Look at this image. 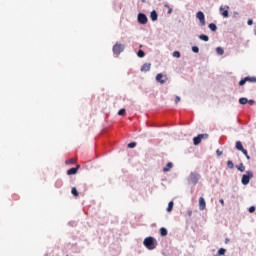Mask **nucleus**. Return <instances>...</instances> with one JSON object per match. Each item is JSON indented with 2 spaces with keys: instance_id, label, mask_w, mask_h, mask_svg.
Instances as JSON below:
<instances>
[{
  "instance_id": "nucleus-1",
  "label": "nucleus",
  "mask_w": 256,
  "mask_h": 256,
  "mask_svg": "<svg viewBox=\"0 0 256 256\" xmlns=\"http://www.w3.org/2000/svg\"><path fill=\"white\" fill-rule=\"evenodd\" d=\"M143 244L146 249L153 251V249H155L157 247V240L155 238L149 236L144 239Z\"/></svg>"
},
{
  "instance_id": "nucleus-21",
  "label": "nucleus",
  "mask_w": 256,
  "mask_h": 256,
  "mask_svg": "<svg viewBox=\"0 0 256 256\" xmlns=\"http://www.w3.org/2000/svg\"><path fill=\"white\" fill-rule=\"evenodd\" d=\"M71 193L74 197H79V192L77 191V188L73 187Z\"/></svg>"
},
{
  "instance_id": "nucleus-36",
  "label": "nucleus",
  "mask_w": 256,
  "mask_h": 256,
  "mask_svg": "<svg viewBox=\"0 0 256 256\" xmlns=\"http://www.w3.org/2000/svg\"><path fill=\"white\" fill-rule=\"evenodd\" d=\"M248 103H249L250 105H255V100H248Z\"/></svg>"
},
{
  "instance_id": "nucleus-33",
  "label": "nucleus",
  "mask_w": 256,
  "mask_h": 256,
  "mask_svg": "<svg viewBox=\"0 0 256 256\" xmlns=\"http://www.w3.org/2000/svg\"><path fill=\"white\" fill-rule=\"evenodd\" d=\"M249 213H255V206H251L249 208Z\"/></svg>"
},
{
  "instance_id": "nucleus-31",
  "label": "nucleus",
  "mask_w": 256,
  "mask_h": 256,
  "mask_svg": "<svg viewBox=\"0 0 256 256\" xmlns=\"http://www.w3.org/2000/svg\"><path fill=\"white\" fill-rule=\"evenodd\" d=\"M125 113H126L125 108L120 109V110L118 111V115H121V116L125 115Z\"/></svg>"
},
{
  "instance_id": "nucleus-6",
  "label": "nucleus",
  "mask_w": 256,
  "mask_h": 256,
  "mask_svg": "<svg viewBox=\"0 0 256 256\" xmlns=\"http://www.w3.org/2000/svg\"><path fill=\"white\" fill-rule=\"evenodd\" d=\"M208 137H209V135H207V134H199L197 137H194L193 143H194V145H199V143H201V139H205Z\"/></svg>"
},
{
  "instance_id": "nucleus-5",
  "label": "nucleus",
  "mask_w": 256,
  "mask_h": 256,
  "mask_svg": "<svg viewBox=\"0 0 256 256\" xmlns=\"http://www.w3.org/2000/svg\"><path fill=\"white\" fill-rule=\"evenodd\" d=\"M147 21V15L143 13L138 14V23H140V25H147Z\"/></svg>"
},
{
  "instance_id": "nucleus-3",
  "label": "nucleus",
  "mask_w": 256,
  "mask_h": 256,
  "mask_svg": "<svg viewBox=\"0 0 256 256\" xmlns=\"http://www.w3.org/2000/svg\"><path fill=\"white\" fill-rule=\"evenodd\" d=\"M123 51H125V45L116 43L113 46V53H114V55H121V53H123Z\"/></svg>"
},
{
  "instance_id": "nucleus-34",
  "label": "nucleus",
  "mask_w": 256,
  "mask_h": 256,
  "mask_svg": "<svg viewBox=\"0 0 256 256\" xmlns=\"http://www.w3.org/2000/svg\"><path fill=\"white\" fill-rule=\"evenodd\" d=\"M179 101H181V97L176 96V98H175V103H176V105H177V103H179Z\"/></svg>"
},
{
  "instance_id": "nucleus-18",
  "label": "nucleus",
  "mask_w": 256,
  "mask_h": 256,
  "mask_svg": "<svg viewBox=\"0 0 256 256\" xmlns=\"http://www.w3.org/2000/svg\"><path fill=\"white\" fill-rule=\"evenodd\" d=\"M161 237H167V228H160Z\"/></svg>"
},
{
  "instance_id": "nucleus-8",
  "label": "nucleus",
  "mask_w": 256,
  "mask_h": 256,
  "mask_svg": "<svg viewBox=\"0 0 256 256\" xmlns=\"http://www.w3.org/2000/svg\"><path fill=\"white\" fill-rule=\"evenodd\" d=\"M156 81L158 83H161V85L167 83V76L165 75H162L161 73L157 74L156 75Z\"/></svg>"
},
{
  "instance_id": "nucleus-38",
  "label": "nucleus",
  "mask_w": 256,
  "mask_h": 256,
  "mask_svg": "<svg viewBox=\"0 0 256 256\" xmlns=\"http://www.w3.org/2000/svg\"><path fill=\"white\" fill-rule=\"evenodd\" d=\"M247 24H248V25H253V20H252V19H249V20L247 21Z\"/></svg>"
},
{
  "instance_id": "nucleus-35",
  "label": "nucleus",
  "mask_w": 256,
  "mask_h": 256,
  "mask_svg": "<svg viewBox=\"0 0 256 256\" xmlns=\"http://www.w3.org/2000/svg\"><path fill=\"white\" fill-rule=\"evenodd\" d=\"M216 153H217L218 157H221V155H223V152H221L220 150H217Z\"/></svg>"
},
{
  "instance_id": "nucleus-13",
  "label": "nucleus",
  "mask_w": 256,
  "mask_h": 256,
  "mask_svg": "<svg viewBox=\"0 0 256 256\" xmlns=\"http://www.w3.org/2000/svg\"><path fill=\"white\" fill-rule=\"evenodd\" d=\"M221 15L225 18L229 17V6H226V10L223 7H220Z\"/></svg>"
},
{
  "instance_id": "nucleus-28",
  "label": "nucleus",
  "mask_w": 256,
  "mask_h": 256,
  "mask_svg": "<svg viewBox=\"0 0 256 256\" xmlns=\"http://www.w3.org/2000/svg\"><path fill=\"white\" fill-rule=\"evenodd\" d=\"M129 149H135L137 147V142H131L128 144Z\"/></svg>"
},
{
  "instance_id": "nucleus-41",
  "label": "nucleus",
  "mask_w": 256,
  "mask_h": 256,
  "mask_svg": "<svg viewBox=\"0 0 256 256\" xmlns=\"http://www.w3.org/2000/svg\"><path fill=\"white\" fill-rule=\"evenodd\" d=\"M188 215H189V217H191L192 215H193V211H188Z\"/></svg>"
},
{
  "instance_id": "nucleus-24",
  "label": "nucleus",
  "mask_w": 256,
  "mask_h": 256,
  "mask_svg": "<svg viewBox=\"0 0 256 256\" xmlns=\"http://www.w3.org/2000/svg\"><path fill=\"white\" fill-rule=\"evenodd\" d=\"M239 103H240V105H247L248 100H247V98H240Z\"/></svg>"
},
{
  "instance_id": "nucleus-4",
  "label": "nucleus",
  "mask_w": 256,
  "mask_h": 256,
  "mask_svg": "<svg viewBox=\"0 0 256 256\" xmlns=\"http://www.w3.org/2000/svg\"><path fill=\"white\" fill-rule=\"evenodd\" d=\"M247 81L249 83H256V77L255 76H253V77H249V76L245 77V78H243L242 80L239 81V85L243 86V85H245V83H247Z\"/></svg>"
},
{
  "instance_id": "nucleus-39",
  "label": "nucleus",
  "mask_w": 256,
  "mask_h": 256,
  "mask_svg": "<svg viewBox=\"0 0 256 256\" xmlns=\"http://www.w3.org/2000/svg\"><path fill=\"white\" fill-rule=\"evenodd\" d=\"M219 201H220V203H221L222 206L225 205V201H224L223 199H220Z\"/></svg>"
},
{
  "instance_id": "nucleus-29",
  "label": "nucleus",
  "mask_w": 256,
  "mask_h": 256,
  "mask_svg": "<svg viewBox=\"0 0 256 256\" xmlns=\"http://www.w3.org/2000/svg\"><path fill=\"white\" fill-rule=\"evenodd\" d=\"M137 55H138V57L143 58V57H145V52L143 50H139Z\"/></svg>"
},
{
  "instance_id": "nucleus-2",
  "label": "nucleus",
  "mask_w": 256,
  "mask_h": 256,
  "mask_svg": "<svg viewBox=\"0 0 256 256\" xmlns=\"http://www.w3.org/2000/svg\"><path fill=\"white\" fill-rule=\"evenodd\" d=\"M253 179V172L247 171L246 174L242 176V185H249V181Z\"/></svg>"
},
{
  "instance_id": "nucleus-30",
  "label": "nucleus",
  "mask_w": 256,
  "mask_h": 256,
  "mask_svg": "<svg viewBox=\"0 0 256 256\" xmlns=\"http://www.w3.org/2000/svg\"><path fill=\"white\" fill-rule=\"evenodd\" d=\"M173 57H176L177 59H179V57H181V53L179 51H174Z\"/></svg>"
},
{
  "instance_id": "nucleus-17",
  "label": "nucleus",
  "mask_w": 256,
  "mask_h": 256,
  "mask_svg": "<svg viewBox=\"0 0 256 256\" xmlns=\"http://www.w3.org/2000/svg\"><path fill=\"white\" fill-rule=\"evenodd\" d=\"M66 165H73V163H77V159L75 158H70L65 161Z\"/></svg>"
},
{
  "instance_id": "nucleus-44",
  "label": "nucleus",
  "mask_w": 256,
  "mask_h": 256,
  "mask_svg": "<svg viewBox=\"0 0 256 256\" xmlns=\"http://www.w3.org/2000/svg\"><path fill=\"white\" fill-rule=\"evenodd\" d=\"M229 241V239H226V243Z\"/></svg>"
},
{
  "instance_id": "nucleus-42",
  "label": "nucleus",
  "mask_w": 256,
  "mask_h": 256,
  "mask_svg": "<svg viewBox=\"0 0 256 256\" xmlns=\"http://www.w3.org/2000/svg\"><path fill=\"white\" fill-rule=\"evenodd\" d=\"M142 3H145V0H142Z\"/></svg>"
},
{
  "instance_id": "nucleus-43",
  "label": "nucleus",
  "mask_w": 256,
  "mask_h": 256,
  "mask_svg": "<svg viewBox=\"0 0 256 256\" xmlns=\"http://www.w3.org/2000/svg\"><path fill=\"white\" fill-rule=\"evenodd\" d=\"M165 7H169L167 4H165Z\"/></svg>"
},
{
  "instance_id": "nucleus-14",
  "label": "nucleus",
  "mask_w": 256,
  "mask_h": 256,
  "mask_svg": "<svg viewBox=\"0 0 256 256\" xmlns=\"http://www.w3.org/2000/svg\"><path fill=\"white\" fill-rule=\"evenodd\" d=\"M141 71L147 73V71H151V63H145L141 67Z\"/></svg>"
},
{
  "instance_id": "nucleus-16",
  "label": "nucleus",
  "mask_w": 256,
  "mask_h": 256,
  "mask_svg": "<svg viewBox=\"0 0 256 256\" xmlns=\"http://www.w3.org/2000/svg\"><path fill=\"white\" fill-rule=\"evenodd\" d=\"M157 17H158L157 11L153 10V11L151 12V14H150V19H151V21H157Z\"/></svg>"
},
{
  "instance_id": "nucleus-27",
  "label": "nucleus",
  "mask_w": 256,
  "mask_h": 256,
  "mask_svg": "<svg viewBox=\"0 0 256 256\" xmlns=\"http://www.w3.org/2000/svg\"><path fill=\"white\" fill-rule=\"evenodd\" d=\"M216 52L218 55H223V53H225V50H223L221 47H217Z\"/></svg>"
},
{
  "instance_id": "nucleus-23",
  "label": "nucleus",
  "mask_w": 256,
  "mask_h": 256,
  "mask_svg": "<svg viewBox=\"0 0 256 256\" xmlns=\"http://www.w3.org/2000/svg\"><path fill=\"white\" fill-rule=\"evenodd\" d=\"M208 27L211 31H217V25H215L214 23H210Z\"/></svg>"
},
{
  "instance_id": "nucleus-9",
  "label": "nucleus",
  "mask_w": 256,
  "mask_h": 256,
  "mask_svg": "<svg viewBox=\"0 0 256 256\" xmlns=\"http://www.w3.org/2000/svg\"><path fill=\"white\" fill-rule=\"evenodd\" d=\"M206 207H207V203L205 202V198L200 197L199 198V209H200V211H205Z\"/></svg>"
},
{
  "instance_id": "nucleus-37",
  "label": "nucleus",
  "mask_w": 256,
  "mask_h": 256,
  "mask_svg": "<svg viewBox=\"0 0 256 256\" xmlns=\"http://www.w3.org/2000/svg\"><path fill=\"white\" fill-rule=\"evenodd\" d=\"M243 155H245L246 159H251V157H250L249 154L247 153V150H246V154L243 153Z\"/></svg>"
},
{
  "instance_id": "nucleus-11",
  "label": "nucleus",
  "mask_w": 256,
  "mask_h": 256,
  "mask_svg": "<svg viewBox=\"0 0 256 256\" xmlns=\"http://www.w3.org/2000/svg\"><path fill=\"white\" fill-rule=\"evenodd\" d=\"M190 181L192 183H194V185H197V183L199 182V175L195 174V173H191L190 175Z\"/></svg>"
},
{
  "instance_id": "nucleus-25",
  "label": "nucleus",
  "mask_w": 256,
  "mask_h": 256,
  "mask_svg": "<svg viewBox=\"0 0 256 256\" xmlns=\"http://www.w3.org/2000/svg\"><path fill=\"white\" fill-rule=\"evenodd\" d=\"M227 167H228V169H233L235 167V164H233V161L228 160L227 161Z\"/></svg>"
},
{
  "instance_id": "nucleus-40",
  "label": "nucleus",
  "mask_w": 256,
  "mask_h": 256,
  "mask_svg": "<svg viewBox=\"0 0 256 256\" xmlns=\"http://www.w3.org/2000/svg\"><path fill=\"white\" fill-rule=\"evenodd\" d=\"M171 13H173V9L169 8L168 14L171 15Z\"/></svg>"
},
{
  "instance_id": "nucleus-19",
  "label": "nucleus",
  "mask_w": 256,
  "mask_h": 256,
  "mask_svg": "<svg viewBox=\"0 0 256 256\" xmlns=\"http://www.w3.org/2000/svg\"><path fill=\"white\" fill-rule=\"evenodd\" d=\"M173 201H170L169 203H168V207H167V211H168V213H171L172 211H173Z\"/></svg>"
},
{
  "instance_id": "nucleus-26",
  "label": "nucleus",
  "mask_w": 256,
  "mask_h": 256,
  "mask_svg": "<svg viewBox=\"0 0 256 256\" xmlns=\"http://www.w3.org/2000/svg\"><path fill=\"white\" fill-rule=\"evenodd\" d=\"M238 171H241V173H243V171H245V166L243 165V163H240L238 166H236Z\"/></svg>"
},
{
  "instance_id": "nucleus-22",
  "label": "nucleus",
  "mask_w": 256,
  "mask_h": 256,
  "mask_svg": "<svg viewBox=\"0 0 256 256\" xmlns=\"http://www.w3.org/2000/svg\"><path fill=\"white\" fill-rule=\"evenodd\" d=\"M199 39H201V41H209V36L205 35V34H201L199 36Z\"/></svg>"
},
{
  "instance_id": "nucleus-10",
  "label": "nucleus",
  "mask_w": 256,
  "mask_h": 256,
  "mask_svg": "<svg viewBox=\"0 0 256 256\" xmlns=\"http://www.w3.org/2000/svg\"><path fill=\"white\" fill-rule=\"evenodd\" d=\"M79 169H81L80 165H77L74 168H70L69 170H67V175H77V171H79Z\"/></svg>"
},
{
  "instance_id": "nucleus-32",
  "label": "nucleus",
  "mask_w": 256,
  "mask_h": 256,
  "mask_svg": "<svg viewBox=\"0 0 256 256\" xmlns=\"http://www.w3.org/2000/svg\"><path fill=\"white\" fill-rule=\"evenodd\" d=\"M192 51H193V53H199V47L193 46Z\"/></svg>"
},
{
  "instance_id": "nucleus-12",
  "label": "nucleus",
  "mask_w": 256,
  "mask_h": 256,
  "mask_svg": "<svg viewBox=\"0 0 256 256\" xmlns=\"http://www.w3.org/2000/svg\"><path fill=\"white\" fill-rule=\"evenodd\" d=\"M236 149H238V151H241L242 153L247 154V150L243 148V144L241 143V141L236 142Z\"/></svg>"
},
{
  "instance_id": "nucleus-15",
  "label": "nucleus",
  "mask_w": 256,
  "mask_h": 256,
  "mask_svg": "<svg viewBox=\"0 0 256 256\" xmlns=\"http://www.w3.org/2000/svg\"><path fill=\"white\" fill-rule=\"evenodd\" d=\"M171 169H173V163L168 162L166 167L163 168V171H164V173H167L168 171H171Z\"/></svg>"
},
{
  "instance_id": "nucleus-7",
  "label": "nucleus",
  "mask_w": 256,
  "mask_h": 256,
  "mask_svg": "<svg viewBox=\"0 0 256 256\" xmlns=\"http://www.w3.org/2000/svg\"><path fill=\"white\" fill-rule=\"evenodd\" d=\"M196 17L197 19H199L200 25H202V27H205V14H203L202 11H199L197 12Z\"/></svg>"
},
{
  "instance_id": "nucleus-20",
  "label": "nucleus",
  "mask_w": 256,
  "mask_h": 256,
  "mask_svg": "<svg viewBox=\"0 0 256 256\" xmlns=\"http://www.w3.org/2000/svg\"><path fill=\"white\" fill-rule=\"evenodd\" d=\"M226 251H227V250H225L224 248H220V249L218 250V253H217L216 255H214V256L225 255Z\"/></svg>"
}]
</instances>
